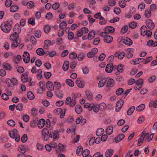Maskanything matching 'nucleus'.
I'll use <instances>...</instances> for the list:
<instances>
[{"label":"nucleus","mask_w":157,"mask_h":157,"mask_svg":"<svg viewBox=\"0 0 157 157\" xmlns=\"http://www.w3.org/2000/svg\"><path fill=\"white\" fill-rule=\"evenodd\" d=\"M13 22L12 20L8 19L6 22H4L1 25L2 30L6 33H9L12 29Z\"/></svg>","instance_id":"nucleus-1"},{"label":"nucleus","mask_w":157,"mask_h":157,"mask_svg":"<svg viewBox=\"0 0 157 157\" xmlns=\"http://www.w3.org/2000/svg\"><path fill=\"white\" fill-rule=\"evenodd\" d=\"M18 131L15 129H14L12 131H10L9 132V134L10 137L13 139H15V141L18 142L20 139V136L17 134Z\"/></svg>","instance_id":"nucleus-2"},{"label":"nucleus","mask_w":157,"mask_h":157,"mask_svg":"<svg viewBox=\"0 0 157 157\" xmlns=\"http://www.w3.org/2000/svg\"><path fill=\"white\" fill-rule=\"evenodd\" d=\"M102 36L104 37V40L105 42L109 43L111 42L113 40L112 37L108 35V33L106 32H102L101 33Z\"/></svg>","instance_id":"nucleus-3"},{"label":"nucleus","mask_w":157,"mask_h":157,"mask_svg":"<svg viewBox=\"0 0 157 157\" xmlns=\"http://www.w3.org/2000/svg\"><path fill=\"white\" fill-rule=\"evenodd\" d=\"M30 55L27 52H24L23 55V59L24 61L26 63H28L30 60Z\"/></svg>","instance_id":"nucleus-4"},{"label":"nucleus","mask_w":157,"mask_h":157,"mask_svg":"<svg viewBox=\"0 0 157 157\" xmlns=\"http://www.w3.org/2000/svg\"><path fill=\"white\" fill-rule=\"evenodd\" d=\"M58 133V132L57 131H55L54 132H51L49 134V136L50 138L54 139H57L59 137V135Z\"/></svg>","instance_id":"nucleus-5"},{"label":"nucleus","mask_w":157,"mask_h":157,"mask_svg":"<svg viewBox=\"0 0 157 157\" xmlns=\"http://www.w3.org/2000/svg\"><path fill=\"white\" fill-rule=\"evenodd\" d=\"M124 103V101L120 100L117 102L116 105V111L118 112L120 110Z\"/></svg>","instance_id":"nucleus-6"},{"label":"nucleus","mask_w":157,"mask_h":157,"mask_svg":"<svg viewBox=\"0 0 157 157\" xmlns=\"http://www.w3.org/2000/svg\"><path fill=\"white\" fill-rule=\"evenodd\" d=\"M146 25L150 29H153L155 27V25L152 21L150 19H147L146 21Z\"/></svg>","instance_id":"nucleus-7"},{"label":"nucleus","mask_w":157,"mask_h":157,"mask_svg":"<svg viewBox=\"0 0 157 157\" xmlns=\"http://www.w3.org/2000/svg\"><path fill=\"white\" fill-rule=\"evenodd\" d=\"M76 83L77 86L80 88H82L84 87L85 85L84 82L81 80L80 78H78L76 81Z\"/></svg>","instance_id":"nucleus-8"},{"label":"nucleus","mask_w":157,"mask_h":157,"mask_svg":"<svg viewBox=\"0 0 157 157\" xmlns=\"http://www.w3.org/2000/svg\"><path fill=\"white\" fill-rule=\"evenodd\" d=\"M28 73L26 72L22 74L21 76V81L24 83L26 82L27 81H29V78H28Z\"/></svg>","instance_id":"nucleus-9"},{"label":"nucleus","mask_w":157,"mask_h":157,"mask_svg":"<svg viewBox=\"0 0 157 157\" xmlns=\"http://www.w3.org/2000/svg\"><path fill=\"white\" fill-rule=\"evenodd\" d=\"M13 30L14 33L17 35L21 32V27L18 24L15 25Z\"/></svg>","instance_id":"nucleus-10"},{"label":"nucleus","mask_w":157,"mask_h":157,"mask_svg":"<svg viewBox=\"0 0 157 157\" xmlns=\"http://www.w3.org/2000/svg\"><path fill=\"white\" fill-rule=\"evenodd\" d=\"M58 148L56 149V152L59 153L65 150V147L64 145L61 143H59L58 145Z\"/></svg>","instance_id":"nucleus-11"},{"label":"nucleus","mask_w":157,"mask_h":157,"mask_svg":"<svg viewBox=\"0 0 157 157\" xmlns=\"http://www.w3.org/2000/svg\"><path fill=\"white\" fill-rule=\"evenodd\" d=\"M125 55V53L124 52H117L115 54V57H117L118 59H121L123 58Z\"/></svg>","instance_id":"nucleus-12"},{"label":"nucleus","mask_w":157,"mask_h":157,"mask_svg":"<svg viewBox=\"0 0 157 157\" xmlns=\"http://www.w3.org/2000/svg\"><path fill=\"white\" fill-rule=\"evenodd\" d=\"M113 70V64L111 63L108 64L105 68V71L106 72L110 73Z\"/></svg>","instance_id":"nucleus-13"},{"label":"nucleus","mask_w":157,"mask_h":157,"mask_svg":"<svg viewBox=\"0 0 157 157\" xmlns=\"http://www.w3.org/2000/svg\"><path fill=\"white\" fill-rule=\"evenodd\" d=\"M105 31L104 32H106L108 33L109 35V33H114L115 31V29L113 27L111 26H108L105 28Z\"/></svg>","instance_id":"nucleus-14"},{"label":"nucleus","mask_w":157,"mask_h":157,"mask_svg":"<svg viewBox=\"0 0 157 157\" xmlns=\"http://www.w3.org/2000/svg\"><path fill=\"white\" fill-rule=\"evenodd\" d=\"M46 88L49 90H54V86L53 83L51 81L48 82L46 84Z\"/></svg>","instance_id":"nucleus-15"},{"label":"nucleus","mask_w":157,"mask_h":157,"mask_svg":"<svg viewBox=\"0 0 157 157\" xmlns=\"http://www.w3.org/2000/svg\"><path fill=\"white\" fill-rule=\"evenodd\" d=\"M153 134H151L150 135L148 133H146L144 131V138H146L147 141L149 142L151 141L153 137Z\"/></svg>","instance_id":"nucleus-16"},{"label":"nucleus","mask_w":157,"mask_h":157,"mask_svg":"<svg viewBox=\"0 0 157 157\" xmlns=\"http://www.w3.org/2000/svg\"><path fill=\"white\" fill-rule=\"evenodd\" d=\"M144 131H143L141 133V136L139 139L137 145L138 146H140L141 144L143 142L144 139Z\"/></svg>","instance_id":"nucleus-17"},{"label":"nucleus","mask_w":157,"mask_h":157,"mask_svg":"<svg viewBox=\"0 0 157 157\" xmlns=\"http://www.w3.org/2000/svg\"><path fill=\"white\" fill-rule=\"evenodd\" d=\"M114 153V150L112 149L107 150L105 152V155L106 157H111Z\"/></svg>","instance_id":"nucleus-18"},{"label":"nucleus","mask_w":157,"mask_h":157,"mask_svg":"<svg viewBox=\"0 0 157 157\" xmlns=\"http://www.w3.org/2000/svg\"><path fill=\"white\" fill-rule=\"evenodd\" d=\"M123 42L126 45H131L133 44L132 40L128 38H126L123 40Z\"/></svg>","instance_id":"nucleus-19"},{"label":"nucleus","mask_w":157,"mask_h":157,"mask_svg":"<svg viewBox=\"0 0 157 157\" xmlns=\"http://www.w3.org/2000/svg\"><path fill=\"white\" fill-rule=\"evenodd\" d=\"M124 137V134H122L118 135L117 137H116L115 139V142L116 143H118L120 141L122 140Z\"/></svg>","instance_id":"nucleus-20"},{"label":"nucleus","mask_w":157,"mask_h":157,"mask_svg":"<svg viewBox=\"0 0 157 157\" xmlns=\"http://www.w3.org/2000/svg\"><path fill=\"white\" fill-rule=\"evenodd\" d=\"M147 30V27L145 25L142 26L140 29L141 35L145 36L146 35V32Z\"/></svg>","instance_id":"nucleus-21"},{"label":"nucleus","mask_w":157,"mask_h":157,"mask_svg":"<svg viewBox=\"0 0 157 157\" xmlns=\"http://www.w3.org/2000/svg\"><path fill=\"white\" fill-rule=\"evenodd\" d=\"M91 107L92 108V110L93 109V111L95 113H98L100 109L99 106L98 105L92 104Z\"/></svg>","instance_id":"nucleus-22"},{"label":"nucleus","mask_w":157,"mask_h":157,"mask_svg":"<svg viewBox=\"0 0 157 157\" xmlns=\"http://www.w3.org/2000/svg\"><path fill=\"white\" fill-rule=\"evenodd\" d=\"M45 124V121L44 119H40L38 122V126L40 128H42Z\"/></svg>","instance_id":"nucleus-23"},{"label":"nucleus","mask_w":157,"mask_h":157,"mask_svg":"<svg viewBox=\"0 0 157 157\" xmlns=\"http://www.w3.org/2000/svg\"><path fill=\"white\" fill-rule=\"evenodd\" d=\"M75 111L78 114H80L82 111V109L80 105H78L75 107Z\"/></svg>","instance_id":"nucleus-24"},{"label":"nucleus","mask_w":157,"mask_h":157,"mask_svg":"<svg viewBox=\"0 0 157 157\" xmlns=\"http://www.w3.org/2000/svg\"><path fill=\"white\" fill-rule=\"evenodd\" d=\"M95 32L94 31H92L89 33L88 35L87 36V39L89 40H91L93 39L95 36Z\"/></svg>","instance_id":"nucleus-25"},{"label":"nucleus","mask_w":157,"mask_h":157,"mask_svg":"<svg viewBox=\"0 0 157 157\" xmlns=\"http://www.w3.org/2000/svg\"><path fill=\"white\" fill-rule=\"evenodd\" d=\"M36 52L37 54L39 56H43L46 52H45L44 49L42 48H39L36 50Z\"/></svg>","instance_id":"nucleus-26"},{"label":"nucleus","mask_w":157,"mask_h":157,"mask_svg":"<svg viewBox=\"0 0 157 157\" xmlns=\"http://www.w3.org/2000/svg\"><path fill=\"white\" fill-rule=\"evenodd\" d=\"M113 131V127L112 126L108 127L106 130V133L110 135L112 134Z\"/></svg>","instance_id":"nucleus-27"},{"label":"nucleus","mask_w":157,"mask_h":157,"mask_svg":"<svg viewBox=\"0 0 157 157\" xmlns=\"http://www.w3.org/2000/svg\"><path fill=\"white\" fill-rule=\"evenodd\" d=\"M44 48L45 49H48V47L50 45H52L53 44H52V42L49 40H46L44 42Z\"/></svg>","instance_id":"nucleus-28"},{"label":"nucleus","mask_w":157,"mask_h":157,"mask_svg":"<svg viewBox=\"0 0 157 157\" xmlns=\"http://www.w3.org/2000/svg\"><path fill=\"white\" fill-rule=\"evenodd\" d=\"M69 62L67 61L65 62L63 66V69L64 71H66L67 70L69 67Z\"/></svg>","instance_id":"nucleus-29"},{"label":"nucleus","mask_w":157,"mask_h":157,"mask_svg":"<svg viewBox=\"0 0 157 157\" xmlns=\"http://www.w3.org/2000/svg\"><path fill=\"white\" fill-rule=\"evenodd\" d=\"M150 107H153L154 108L157 107V101H151L149 104Z\"/></svg>","instance_id":"nucleus-30"},{"label":"nucleus","mask_w":157,"mask_h":157,"mask_svg":"<svg viewBox=\"0 0 157 157\" xmlns=\"http://www.w3.org/2000/svg\"><path fill=\"white\" fill-rule=\"evenodd\" d=\"M27 95L28 98L30 100H33L34 98V95L31 91H29Z\"/></svg>","instance_id":"nucleus-31"},{"label":"nucleus","mask_w":157,"mask_h":157,"mask_svg":"<svg viewBox=\"0 0 157 157\" xmlns=\"http://www.w3.org/2000/svg\"><path fill=\"white\" fill-rule=\"evenodd\" d=\"M114 84V80L112 79H110L108 80L107 86L108 87H112Z\"/></svg>","instance_id":"nucleus-32"},{"label":"nucleus","mask_w":157,"mask_h":157,"mask_svg":"<svg viewBox=\"0 0 157 157\" xmlns=\"http://www.w3.org/2000/svg\"><path fill=\"white\" fill-rule=\"evenodd\" d=\"M104 132V130L102 128L98 129L96 132V135L98 136H100L102 135Z\"/></svg>","instance_id":"nucleus-33"},{"label":"nucleus","mask_w":157,"mask_h":157,"mask_svg":"<svg viewBox=\"0 0 157 157\" xmlns=\"http://www.w3.org/2000/svg\"><path fill=\"white\" fill-rule=\"evenodd\" d=\"M19 7L17 6H12L10 9V11L12 12H15L18 11Z\"/></svg>","instance_id":"nucleus-34"},{"label":"nucleus","mask_w":157,"mask_h":157,"mask_svg":"<svg viewBox=\"0 0 157 157\" xmlns=\"http://www.w3.org/2000/svg\"><path fill=\"white\" fill-rule=\"evenodd\" d=\"M18 37V35L16 34H12L10 36V40L12 41H14L17 40V39Z\"/></svg>","instance_id":"nucleus-35"},{"label":"nucleus","mask_w":157,"mask_h":157,"mask_svg":"<svg viewBox=\"0 0 157 157\" xmlns=\"http://www.w3.org/2000/svg\"><path fill=\"white\" fill-rule=\"evenodd\" d=\"M135 109V107L134 106H132L129 109L127 112V114L128 115L130 116L131 115L134 110Z\"/></svg>","instance_id":"nucleus-36"},{"label":"nucleus","mask_w":157,"mask_h":157,"mask_svg":"<svg viewBox=\"0 0 157 157\" xmlns=\"http://www.w3.org/2000/svg\"><path fill=\"white\" fill-rule=\"evenodd\" d=\"M85 93L88 99L89 100H91L92 98V93L89 90H86Z\"/></svg>","instance_id":"nucleus-37"},{"label":"nucleus","mask_w":157,"mask_h":157,"mask_svg":"<svg viewBox=\"0 0 157 157\" xmlns=\"http://www.w3.org/2000/svg\"><path fill=\"white\" fill-rule=\"evenodd\" d=\"M67 26V23L65 21L61 22L59 25V28L60 29L63 30Z\"/></svg>","instance_id":"nucleus-38"},{"label":"nucleus","mask_w":157,"mask_h":157,"mask_svg":"<svg viewBox=\"0 0 157 157\" xmlns=\"http://www.w3.org/2000/svg\"><path fill=\"white\" fill-rule=\"evenodd\" d=\"M66 83L71 87H73L74 85V82L71 79H67L66 80Z\"/></svg>","instance_id":"nucleus-39"},{"label":"nucleus","mask_w":157,"mask_h":157,"mask_svg":"<svg viewBox=\"0 0 157 157\" xmlns=\"http://www.w3.org/2000/svg\"><path fill=\"white\" fill-rule=\"evenodd\" d=\"M145 108L144 104H141L137 107L136 108V110L138 111H141L144 109Z\"/></svg>","instance_id":"nucleus-40"},{"label":"nucleus","mask_w":157,"mask_h":157,"mask_svg":"<svg viewBox=\"0 0 157 157\" xmlns=\"http://www.w3.org/2000/svg\"><path fill=\"white\" fill-rule=\"evenodd\" d=\"M3 68L6 70H10L11 69L12 67L8 63H6L3 64Z\"/></svg>","instance_id":"nucleus-41"},{"label":"nucleus","mask_w":157,"mask_h":157,"mask_svg":"<svg viewBox=\"0 0 157 157\" xmlns=\"http://www.w3.org/2000/svg\"><path fill=\"white\" fill-rule=\"evenodd\" d=\"M76 101L75 100V98H72L70 102V103L69 104L70 106L72 107H74L76 105Z\"/></svg>","instance_id":"nucleus-42"},{"label":"nucleus","mask_w":157,"mask_h":157,"mask_svg":"<svg viewBox=\"0 0 157 157\" xmlns=\"http://www.w3.org/2000/svg\"><path fill=\"white\" fill-rule=\"evenodd\" d=\"M56 111L60 113V117L61 118H63L65 115V112L62 111L61 108L57 109Z\"/></svg>","instance_id":"nucleus-43"},{"label":"nucleus","mask_w":157,"mask_h":157,"mask_svg":"<svg viewBox=\"0 0 157 157\" xmlns=\"http://www.w3.org/2000/svg\"><path fill=\"white\" fill-rule=\"evenodd\" d=\"M18 150L21 153L23 154L26 151V149L24 146H21L18 147Z\"/></svg>","instance_id":"nucleus-44"},{"label":"nucleus","mask_w":157,"mask_h":157,"mask_svg":"<svg viewBox=\"0 0 157 157\" xmlns=\"http://www.w3.org/2000/svg\"><path fill=\"white\" fill-rule=\"evenodd\" d=\"M99 106L100 109L102 111L105 110L106 107V104L104 102L101 103Z\"/></svg>","instance_id":"nucleus-45"},{"label":"nucleus","mask_w":157,"mask_h":157,"mask_svg":"<svg viewBox=\"0 0 157 157\" xmlns=\"http://www.w3.org/2000/svg\"><path fill=\"white\" fill-rule=\"evenodd\" d=\"M90 153V151L88 149L85 150L82 153V155L84 157H86L88 156H91L89 155V154Z\"/></svg>","instance_id":"nucleus-46"},{"label":"nucleus","mask_w":157,"mask_h":157,"mask_svg":"<svg viewBox=\"0 0 157 157\" xmlns=\"http://www.w3.org/2000/svg\"><path fill=\"white\" fill-rule=\"evenodd\" d=\"M35 36L37 38H39L41 36V32L40 30H37L34 32Z\"/></svg>","instance_id":"nucleus-47"},{"label":"nucleus","mask_w":157,"mask_h":157,"mask_svg":"<svg viewBox=\"0 0 157 157\" xmlns=\"http://www.w3.org/2000/svg\"><path fill=\"white\" fill-rule=\"evenodd\" d=\"M69 57L71 59H75L77 57V55L75 53L73 52L69 54Z\"/></svg>","instance_id":"nucleus-48"},{"label":"nucleus","mask_w":157,"mask_h":157,"mask_svg":"<svg viewBox=\"0 0 157 157\" xmlns=\"http://www.w3.org/2000/svg\"><path fill=\"white\" fill-rule=\"evenodd\" d=\"M144 15L147 18L150 17L151 15V13L150 10L149 9L146 10Z\"/></svg>","instance_id":"nucleus-49"},{"label":"nucleus","mask_w":157,"mask_h":157,"mask_svg":"<svg viewBox=\"0 0 157 157\" xmlns=\"http://www.w3.org/2000/svg\"><path fill=\"white\" fill-rule=\"evenodd\" d=\"M42 70L41 69H39L37 73V76L38 79H40L42 77Z\"/></svg>","instance_id":"nucleus-50"},{"label":"nucleus","mask_w":157,"mask_h":157,"mask_svg":"<svg viewBox=\"0 0 157 157\" xmlns=\"http://www.w3.org/2000/svg\"><path fill=\"white\" fill-rule=\"evenodd\" d=\"M124 91V90L122 88H120L117 89L116 91V94L117 95L121 94Z\"/></svg>","instance_id":"nucleus-51"},{"label":"nucleus","mask_w":157,"mask_h":157,"mask_svg":"<svg viewBox=\"0 0 157 157\" xmlns=\"http://www.w3.org/2000/svg\"><path fill=\"white\" fill-rule=\"evenodd\" d=\"M7 123L8 124L12 127L15 126L16 124L15 122L13 120H8Z\"/></svg>","instance_id":"nucleus-52"},{"label":"nucleus","mask_w":157,"mask_h":157,"mask_svg":"<svg viewBox=\"0 0 157 157\" xmlns=\"http://www.w3.org/2000/svg\"><path fill=\"white\" fill-rule=\"evenodd\" d=\"M128 27L127 25H125L121 29V33L123 34L125 33L128 30Z\"/></svg>","instance_id":"nucleus-53"},{"label":"nucleus","mask_w":157,"mask_h":157,"mask_svg":"<svg viewBox=\"0 0 157 157\" xmlns=\"http://www.w3.org/2000/svg\"><path fill=\"white\" fill-rule=\"evenodd\" d=\"M94 17L95 18L99 19L100 20L103 19V17L101 16V13L100 12H98L95 14L94 15Z\"/></svg>","instance_id":"nucleus-54"},{"label":"nucleus","mask_w":157,"mask_h":157,"mask_svg":"<svg viewBox=\"0 0 157 157\" xmlns=\"http://www.w3.org/2000/svg\"><path fill=\"white\" fill-rule=\"evenodd\" d=\"M51 27L49 25H46L44 27V30L46 33H48Z\"/></svg>","instance_id":"nucleus-55"},{"label":"nucleus","mask_w":157,"mask_h":157,"mask_svg":"<svg viewBox=\"0 0 157 157\" xmlns=\"http://www.w3.org/2000/svg\"><path fill=\"white\" fill-rule=\"evenodd\" d=\"M14 41L13 43L11 45V47L12 48H16L18 46V44H20V42H18V40Z\"/></svg>","instance_id":"nucleus-56"},{"label":"nucleus","mask_w":157,"mask_h":157,"mask_svg":"<svg viewBox=\"0 0 157 157\" xmlns=\"http://www.w3.org/2000/svg\"><path fill=\"white\" fill-rule=\"evenodd\" d=\"M123 66V65L121 64H120L117 66V69L119 72H123L124 69Z\"/></svg>","instance_id":"nucleus-57"},{"label":"nucleus","mask_w":157,"mask_h":157,"mask_svg":"<svg viewBox=\"0 0 157 157\" xmlns=\"http://www.w3.org/2000/svg\"><path fill=\"white\" fill-rule=\"evenodd\" d=\"M42 136L48 135L49 134L48 130L46 128H44L42 131Z\"/></svg>","instance_id":"nucleus-58"},{"label":"nucleus","mask_w":157,"mask_h":157,"mask_svg":"<svg viewBox=\"0 0 157 157\" xmlns=\"http://www.w3.org/2000/svg\"><path fill=\"white\" fill-rule=\"evenodd\" d=\"M67 37L69 40H71L73 39L74 37V34L72 32H69L68 34Z\"/></svg>","instance_id":"nucleus-59"},{"label":"nucleus","mask_w":157,"mask_h":157,"mask_svg":"<svg viewBox=\"0 0 157 157\" xmlns=\"http://www.w3.org/2000/svg\"><path fill=\"white\" fill-rule=\"evenodd\" d=\"M60 6V4L59 3H55L52 5V8L54 10H57Z\"/></svg>","instance_id":"nucleus-60"},{"label":"nucleus","mask_w":157,"mask_h":157,"mask_svg":"<svg viewBox=\"0 0 157 157\" xmlns=\"http://www.w3.org/2000/svg\"><path fill=\"white\" fill-rule=\"evenodd\" d=\"M83 150L82 147L81 146H79L77 148L76 151V153L77 155H80V153Z\"/></svg>","instance_id":"nucleus-61"},{"label":"nucleus","mask_w":157,"mask_h":157,"mask_svg":"<svg viewBox=\"0 0 157 157\" xmlns=\"http://www.w3.org/2000/svg\"><path fill=\"white\" fill-rule=\"evenodd\" d=\"M100 41V39L99 37L95 38L93 41V44L95 45L98 44Z\"/></svg>","instance_id":"nucleus-62"},{"label":"nucleus","mask_w":157,"mask_h":157,"mask_svg":"<svg viewBox=\"0 0 157 157\" xmlns=\"http://www.w3.org/2000/svg\"><path fill=\"white\" fill-rule=\"evenodd\" d=\"M143 82L144 80L142 79H139L136 80L135 84L138 86H139L142 85L143 83Z\"/></svg>","instance_id":"nucleus-63"},{"label":"nucleus","mask_w":157,"mask_h":157,"mask_svg":"<svg viewBox=\"0 0 157 157\" xmlns=\"http://www.w3.org/2000/svg\"><path fill=\"white\" fill-rule=\"evenodd\" d=\"M56 94L57 97L59 98H62L63 97L62 92L58 90L56 91Z\"/></svg>","instance_id":"nucleus-64"}]
</instances>
